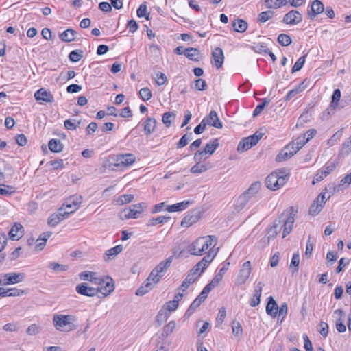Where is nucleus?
<instances>
[{"mask_svg": "<svg viewBox=\"0 0 351 351\" xmlns=\"http://www.w3.org/2000/svg\"><path fill=\"white\" fill-rule=\"evenodd\" d=\"M200 219V212L197 210H193L188 213L182 220L181 226L188 228L196 223Z\"/></svg>", "mask_w": 351, "mask_h": 351, "instance_id": "4468645a", "label": "nucleus"}, {"mask_svg": "<svg viewBox=\"0 0 351 351\" xmlns=\"http://www.w3.org/2000/svg\"><path fill=\"white\" fill-rule=\"evenodd\" d=\"M49 267L56 272L64 271L68 269L67 265L59 264L56 262L49 263Z\"/></svg>", "mask_w": 351, "mask_h": 351, "instance_id": "6e6d98bb", "label": "nucleus"}, {"mask_svg": "<svg viewBox=\"0 0 351 351\" xmlns=\"http://www.w3.org/2000/svg\"><path fill=\"white\" fill-rule=\"evenodd\" d=\"M344 184H351V172L341 180L340 184L334 188L335 191L339 192L341 190V186Z\"/></svg>", "mask_w": 351, "mask_h": 351, "instance_id": "0e129e2a", "label": "nucleus"}, {"mask_svg": "<svg viewBox=\"0 0 351 351\" xmlns=\"http://www.w3.org/2000/svg\"><path fill=\"white\" fill-rule=\"evenodd\" d=\"M134 196L131 194H125L121 195L117 199V204L118 205H123L124 204L129 203L132 201Z\"/></svg>", "mask_w": 351, "mask_h": 351, "instance_id": "052dcab7", "label": "nucleus"}, {"mask_svg": "<svg viewBox=\"0 0 351 351\" xmlns=\"http://www.w3.org/2000/svg\"><path fill=\"white\" fill-rule=\"evenodd\" d=\"M184 55L189 60L197 62L200 60L199 51L193 47L185 48Z\"/></svg>", "mask_w": 351, "mask_h": 351, "instance_id": "c756f323", "label": "nucleus"}, {"mask_svg": "<svg viewBox=\"0 0 351 351\" xmlns=\"http://www.w3.org/2000/svg\"><path fill=\"white\" fill-rule=\"evenodd\" d=\"M250 199H251V198L250 197V196L245 194L244 193H242L237 198V199L234 204L235 210L238 212L243 210Z\"/></svg>", "mask_w": 351, "mask_h": 351, "instance_id": "c85d7f7f", "label": "nucleus"}, {"mask_svg": "<svg viewBox=\"0 0 351 351\" xmlns=\"http://www.w3.org/2000/svg\"><path fill=\"white\" fill-rule=\"evenodd\" d=\"M99 287L97 288L98 293H102L104 296L110 294L114 289L113 279L110 276H106L104 278L99 280Z\"/></svg>", "mask_w": 351, "mask_h": 351, "instance_id": "9d476101", "label": "nucleus"}, {"mask_svg": "<svg viewBox=\"0 0 351 351\" xmlns=\"http://www.w3.org/2000/svg\"><path fill=\"white\" fill-rule=\"evenodd\" d=\"M264 2L268 8H278L287 5V0H265Z\"/></svg>", "mask_w": 351, "mask_h": 351, "instance_id": "c9c22d12", "label": "nucleus"}, {"mask_svg": "<svg viewBox=\"0 0 351 351\" xmlns=\"http://www.w3.org/2000/svg\"><path fill=\"white\" fill-rule=\"evenodd\" d=\"M202 303V302L195 298L186 311L185 315L190 316L201 305Z\"/></svg>", "mask_w": 351, "mask_h": 351, "instance_id": "bf43d9fd", "label": "nucleus"}, {"mask_svg": "<svg viewBox=\"0 0 351 351\" xmlns=\"http://www.w3.org/2000/svg\"><path fill=\"white\" fill-rule=\"evenodd\" d=\"M288 312V306L286 302L282 303L278 308V319H281V321L284 319Z\"/></svg>", "mask_w": 351, "mask_h": 351, "instance_id": "e2e57ef3", "label": "nucleus"}, {"mask_svg": "<svg viewBox=\"0 0 351 351\" xmlns=\"http://www.w3.org/2000/svg\"><path fill=\"white\" fill-rule=\"evenodd\" d=\"M302 21V15L299 11L292 10L285 14L282 22L287 25H297Z\"/></svg>", "mask_w": 351, "mask_h": 351, "instance_id": "9b49d317", "label": "nucleus"}, {"mask_svg": "<svg viewBox=\"0 0 351 351\" xmlns=\"http://www.w3.org/2000/svg\"><path fill=\"white\" fill-rule=\"evenodd\" d=\"M152 119L148 117L145 122L143 123V130L146 135H150L154 131V125L152 124Z\"/></svg>", "mask_w": 351, "mask_h": 351, "instance_id": "864d4df0", "label": "nucleus"}, {"mask_svg": "<svg viewBox=\"0 0 351 351\" xmlns=\"http://www.w3.org/2000/svg\"><path fill=\"white\" fill-rule=\"evenodd\" d=\"M287 182L286 176H280L279 173H272L265 179L266 187L272 191L280 189Z\"/></svg>", "mask_w": 351, "mask_h": 351, "instance_id": "39448f33", "label": "nucleus"}, {"mask_svg": "<svg viewBox=\"0 0 351 351\" xmlns=\"http://www.w3.org/2000/svg\"><path fill=\"white\" fill-rule=\"evenodd\" d=\"M137 16L139 18L145 17L146 20H150V13L147 12L146 3H142L137 10Z\"/></svg>", "mask_w": 351, "mask_h": 351, "instance_id": "a18cd8bd", "label": "nucleus"}, {"mask_svg": "<svg viewBox=\"0 0 351 351\" xmlns=\"http://www.w3.org/2000/svg\"><path fill=\"white\" fill-rule=\"evenodd\" d=\"M175 119L176 114L173 112H167L162 116V122L167 127H169Z\"/></svg>", "mask_w": 351, "mask_h": 351, "instance_id": "49530a36", "label": "nucleus"}, {"mask_svg": "<svg viewBox=\"0 0 351 351\" xmlns=\"http://www.w3.org/2000/svg\"><path fill=\"white\" fill-rule=\"evenodd\" d=\"M123 250V246L121 245H116L114 247H112L108 250L105 255L108 256V259L114 258L117 255L121 252Z\"/></svg>", "mask_w": 351, "mask_h": 351, "instance_id": "37998d69", "label": "nucleus"}, {"mask_svg": "<svg viewBox=\"0 0 351 351\" xmlns=\"http://www.w3.org/2000/svg\"><path fill=\"white\" fill-rule=\"evenodd\" d=\"M143 208L142 207V204H134L130 206L128 208H125L122 210L119 216L121 219L126 220L129 219H136L138 218L142 213Z\"/></svg>", "mask_w": 351, "mask_h": 351, "instance_id": "423d86ee", "label": "nucleus"}, {"mask_svg": "<svg viewBox=\"0 0 351 351\" xmlns=\"http://www.w3.org/2000/svg\"><path fill=\"white\" fill-rule=\"evenodd\" d=\"M263 285L262 282H258L256 284L253 298L250 300V305L252 306L255 307L259 304Z\"/></svg>", "mask_w": 351, "mask_h": 351, "instance_id": "a878e982", "label": "nucleus"}, {"mask_svg": "<svg viewBox=\"0 0 351 351\" xmlns=\"http://www.w3.org/2000/svg\"><path fill=\"white\" fill-rule=\"evenodd\" d=\"M48 147H49V149L52 152H56V153L60 152L63 149L62 143L60 142V140L55 139V138L51 139L49 141Z\"/></svg>", "mask_w": 351, "mask_h": 351, "instance_id": "473e14b6", "label": "nucleus"}, {"mask_svg": "<svg viewBox=\"0 0 351 351\" xmlns=\"http://www.w3.org/2000/svg\"><path fill=\"white\" fill-rule=\"evenodd\" d=\"M265 132H263V130L260 129L259 130L256 131L253 135H251L248 137L252 142V144L255 145L258 142V141L263 136Z\"/></svg>", "mask_w": 351, "mask_h": 351, "instance_id": "680f3d73", "label": "nucleus"}, {"mask_svg": "<svg viewBox=\"0 0 351 351\" xmlns=\"http://www.w3.org/2000/svg\"><path fill=\"white\" fill-rule=\"evenodd\" d=\"M176 325V324L175 321H171L164 326L162 333V340H165L166 337H167L170 334L173 332Z\"/></svg>", "mask_w": 351, "mask_h": 351, "instance_id": "79ce46f5", "label": "nucleus"}, {"mask_svg": "<svg viewBox=\"0 0 351 351\" xmlns=\"http://www.w3.org/2000/svg\"><path fill=\"white\" fill-rule=\"evenodd\" d=\"M112 161L108 160L106 165L108 169L114 170V167H128L132 165L136 159V157L132 154H125L118 155L115 157L111 158Z\"/></svg>", "mask_w": 351, "mask_h": 351, "instance_id": "20e7f679", "label": "nucleus"}, {"mask_svg": "<svg viewBox=\"0 0 351 351\" xmlns=\"http://www.w3.org/2000/svg\"><path fill=\"white\" fill-rule=\"evenodd\" d=\"M34 97L37 101H43L45 102L51 103L54 101L53 95L49 91H47L43 88L35 93Z\"/></svg>", "mask_w": 351, "mask_h": 351, "instance_id": "5701e85b", "label": "nucleus"}, {"mask_svg": "<svg viewBox=\"0 0 351 351\" xmlns=\"http://www.w3.org/2000/svg\"><path fill=\"white\" fill-rule=\"evenodd\" d=\"M178 306L177 300H171L166 302L162 306V308H166L170 314L172 311H175Z\"/></svg>", "mask_w": 351, "mask_h": 351, "instance_id": "69168bd1", "label": "nucleus"}, {"mask_svg": "<svg viewBox=\"0 0 351 351\" xmlns=\"http://www.w3.org/2000/svg\"><path fill=\"white\" fill-rule=\"evenodd\" d=\"M169 313L166 308H161L157 315V322L159 325H161L163 322H166L169 316Z\"/></svg>", "mask_w": 351, "mask_h": 351, "instance_id": "de8ad7c7", "label": "nucleus"}, {"mask_svg": "<svg viewBox=\"0 0 351 351\" xmlns=\"http://www.w3.org/2000/svg\"><path fill=\"white\" fill-rule=\"evenodd\" d=\"M324 10V6L319 0H314L311 3V10L308 14L311 19H313L317 14L322 13Z\"/></svg>", "mask_w": 351, "mask_h": 351, "instance_id": "4be33fe9", "label": "nucleus"}, {"mask_svg": "<svg viewBox=\"0 0 351 351\" xmlns=\"http://www.w3.org/2000/svg\"><path fill=\"white\" fill-rule=\"evenodd\" d=\"M293 145L294 144L291 143L286 145L276 156V161L278 162L285 161L287 159L291 158L295 154H296L297 152L293 148Z\"/></svg>", "mask_w": 351, "mask_h": 351, "instance_id": "f8f14e48", "label": "nucleus"}, {"mask_svg": "<svg viewBox=\"0 0 351 351\" xmlns=\"http://www.w3.org/2000/svg\"><path fill=\"white\" fill-rule=\"evenodd\" d=\"M23 226L21 223H14L8 233L9 237L13 241H18L23 237Z\"/></svg>", "mask_w": 351, "mask_h": 351, "instance_id": "412c9836", "label": "nucleus"}, {"mask_svg": "<svg viewBox=\"0 0 351 351\" xmlns=\"http://www.w3.org/2000/svg\"><path fill=\"white\" fill-rule=\"evenodd\" d=\"M274 16V12L271 10L264 11L259 14L258 21L261 23H265L271 19Z\"/></svg>", "mask_w": 351, "mask_h": 351, "instance_id": "5fc2aeb1", "label": "nucleus"}, {"mask_svg": "<svg viewBox=\"0 0 351 351\" xmlns=\"http://www.w3.org/2000/svg\"><path fill=\"white\" fill-rule=\"evenodd\" d=\"M297 213L298 210L293 206L285 210L279 218L274 221L273 226L268 230L267 233V241L274 239L282 228V238L288 235L292 230Z\"/></svg>", "mask_w": 351, "mask_h": 351, "instance_id": "f257e3e1", "label": "nucleus"}, {"mask_svg": "<svg viewBox=\"0 0 351 351\" xmlns=\"http://www.w3.org/2000/svg\"><path fill=\"white\" fill-rule=\"evenodd\" d=\"M192 133L185 134L182 138L180 139L178 143H177V148L180 149L185 147L189 142L192 139Z\"/></svg>", "mask_w": 351, "mask_h": 351, "instance_id": "09e8293b", "label": "nucleus"}, {"mask_svg": "<svg viewBox=\"0 0 351 351\" xmlns=\"http://www.w3.org/2000/svg\"><path fill=\"white\" fill-rule=\"evenodd\" d=\"M153 281H154V270H152L146 281L136 290V295L143 296L146 294L147 292L151 291L153 287Z\"/></svg>", "mask_w": 351, "mask_h": 351, "instance_id": "dca6fc26", "label": "nucleus"}, {"mask_svg": "<svg viewBox=\"0 0 351 351\" xmlns=\"http://www.w3.org/2000/svg\"><path fill=\"white\" fill-rule=\"evenodd\" d=\"M66 217H68V215L65 213V210L63 208H60L57 213L49 216L47 223L49 226L54 227Z\"/></svg>", "mask_w": 351, "mask_h": 351, "instance_id": "2eb2a0df", "label": "nucleus"}, {"mask_svg": "<svg viewBox=\"0 0 351 351\" xmlns=\"http://www.w3.org/2000/svg\"><path fill=\"white\" fill-rule=\"evenodd\" d=\"M82 53V51L77 50H73L71 51L69 55V60L73 62H77L80 61L83 56Z\"/></svg>", "mask_w": 351, "mask_h": 351, "instance_id": "13d9d810", "label": "nucleus"}, {"mask_svg": "<svg viewBox=\"0 0 351 351\" xmlns=\"http://www.w3.org/2000/svg\"><path fill=\"white\" fill-rule=\"evenodd\" d=\"M304 82L300 84L297 86H295L293 89L289 91L287 93L285 100H289L291 98L294 97L295 95H297L298 93L302 92L304 90V87L303 86Z\"/></svg>", "mask_w": 351, "mask_h": 351, "instance_id": "c03bdc74", "label": "nucleus"}, {"mask_svg": "<svg viewBox=\"0 0 351 351\" xmlns=\"http://www.w3.org/2000/svg\"><path fill=\"white\" fill-rule=\"evenodd\" d=\"M234 31L240 33L245 32L247 29V23L243 19H236L232 23Z\"/></svg>", "mask_w": 351, "mask_h": 351, "instance_id": "7c9ffc66", "label": "nucleus"}, {"mask_svg": "<svg viewBox=\"0 0 351 351\" xmlns=\"http://www.w3.org/2000/svg\"><path fill=\"white\" fill-rule=\"evenodd\" d=\"M96 274L95 272L85 271L80 273L79 277L81 280H90L97 283L98 279L96 278Z\"/></svg>", "mask_w": 351, "mask_h": 351, "instance_id": "ea45409f", "label": "nucleus"}, {"mask_svg": "<svg viewBox=\"0 0 351 351\" xmlns=\"http://www.w3.org/2000/svg\"><path fill=\"white\" fill-rule=\"evenodd\" d=\"M82 196L77 195L71 196L66 200L62 208L65 210V213H66L68 216L80 208L82 204Z\"/></svg>", "mask_w": 351, "mask_h": 351, "instance_id": "1a4fd4ad", "label": "nucleus"}, {"mask_svg": "<svg viewBox=\"0 0 351 351\" xmlns=\"http://www.w3.org/2000/svg\"><path fill=\"white\" fill-rule=\"evenodd\" d=\"M76 32L72 29H68L60 34V38L63 42H71L75 40Z\"/></svg>", "mask_w": 351, "mask_h": 351, "instance_id": "2f4dec72", "label": "nucleus"}, {"mask_svg": "<svg viewBox=\"0 0 351 351\" xmlns=\"http://www.w3.org/2000/svg\"><path fill=\"white\" fill-rule=\"evenodd\" d=\"M209 167V164L206 165L196 162V164L191 167V172L192 173H202L207 171Z\"/></svg>", "mask_w": 351, "mask_h": 351, "instance_id": "58836bf2", "label": "nucleus"}, {"mask_svg": "<svg viewBox=\"0 0 351 351\" xmlns=\"http://www.w3.org/2000/svg\"><path fill=\"white\" fill-rule=\"evenodd\" d=\"M251 272V262L247 261L241 265L239 274L236 278L235 284L239 286L244 285L248 280Z\"/></svg>", "mask_w": 351, "mask_h": 351, "instance_id": "0eeeda50", "label": "nucleus"}, {"mask_svg": "<svg viewBox=\"0 0 351 351\" xmlns=\"http://www.w3.org/2000/svg\"><path fill=\"white\" fill-rule=\"evenodd\" d=\"M341 93L339 89H335L332 95L330 108L332 110H339L344 107V105L340 102Z\"/></svg>", "mask_w": 351, "mask_h": 351, "instance_id": "b1692460", "label": "nucleus"}, {"mask_svg": "<svg viewBox=\"0 0 351 351\" xmlns=\"http://www.w3.org/2000/svg\"><path fill=\"white\" fill-rule=\"evenodd\" d=\"M325 193H320L316 199L313 202V204L311 206L308 213L311 215L315 216L317 215L323 208L326 200H325Z\"/></svg>", "mask_w": 351, "mask_h": 351, "instance_id": "ddd939ff", "label": "nucleus"}, {"mask_svg": "<svg viewBox=\"0 0 351 351\" xmlns=\"http://www.w3.org/2000/svg\"><path fill=\"white\" fill-rule=\"evenodd\" d=\"M213 64L217 69H220L224 62L223 50L220 47H216L212 52Z\"/></svg>", "mask_w": 351, "mask_h": 351, "instance_id": "aec40b11", "label": "nucleus"}, {"mask_svg": "<svg viewBox=\"0 0 351 351\" xmlns=\"http://www.w3.org/2000/svg\"><path fill=\"white\" fill-rule=\"evenodd\" d=\"M75 320L71 315H55L53 317V323L56 330L59 331H71L76 328L72 324Z\"/></svg>", "mask_w": 351, "mask_h": 351, "instance_id": "7ed1b4c3", "label": "nucleus"}, {"mask_svg": "<svg viewBox=\"0 0 351 351\" xmlns=\"http://www.w3.org/2000/svg\"><path fill=\"white\" fill-rule=\"evenodd\" d=\"M75 290L77 293L88 297H93L98 293V290L96 288L88 287L86 283L78 285L75 287Z\"/></svg>", "mask_w": 351, "mask_h": 351, "instance_id": "f3484780", "label": "nucleus"}, {"mask_svg": "<svg viewBox=\"0 0 351 351\" xmlns=\"http://www.w3.org/2000/svg\"><path fill=\"white\" fill-rule=\"evenodd\" d=\"M216 256V253L212 249H210L208 254L200 261L203 265V269H206L209 264L213 261Z\"/></svg>", "mask_w": 351, "mask_h": 351, "instance_id": "e433bc0d", "label": "nucleus"}, {"mask_svg": "<svg viewBox=\"0 0 351 351\" xmlns=\"http://www.w3.org/2000/svg\"><path fill=\"white\" fill-rule=\"evenodd\" d=\"M219 145V144L217 138L213 139L209 143L206 145L204 152L206 154H208L211 155L215 152Z\"/></svg>", "mask_w": 351, "mask_h": 351, "instance_id": "a19ab883", "label": "nucleus"}, {"mask_svg": "<svg viewBox=\"0 0 351 351\" xmlns=\"http://www.w3.org/2000/svg\"><path fill=\"white\" fill-rule=\"evenodd\" d=\"M139 96L143 101L149 100L152 97V91L148 88H143L139 90Z\"/></svg>", "mask_w": 351, "mask_h": 351, "instance_id": "338daca9", "label": "nucleus"}, {"mask_svg": "<svg viewBox=\"0 0 351 351\" xmlns=\"http://www.w3.org/2000/svg\"><path fill=\"white\" fill-rule=\"evenodd\" d=\"M203 119L207 125L214 128L221 129L223 127V124L215 110H211L209 114Z\"/></svg>", "mask_w": 351, "mask_h": 351, "instance_id": "6ab92c4d", "label": "nucleus"}, {"mask_svg": "<svg viewBox=\"0 0 351 351\" xmlns=\"http://www.w3.org/2000/svg\"><path fill=\"white\" fill-rule=\"evenodd\" d=\"M277 40L278 43L282 46H288L291 43V37L285 34H279Z\"/></svg>", "mask_w": 351, "mask_h": 351, "instance_id": "603ef678", "label": "nucleus"}, {"mask_svg": "<svg viewBox=\"0 0 351 351\" xmlns=\"http://www.w3.org/2000/svg\"><path fill=\"white\" fill-rule=\"evenodd\" d=\"M305 58L306 56H303L298 59V60L296 61V62L295 63L292 68V73L297 72L302 68L305 62Z\"/></svg>", "mask_w": 351, "mask_h": 351, "instance_id": "774afa93", "label": "nucleus"}, {"mask_svg": "<svg viewBox=\"0 0 351 351\" xmlns=\"http://www.w3.org/2000/svg\"><path fill=\"white\" fill-rule=\"evenodd\" d=\"M254 145L249 137L244 138L239 142L237 146V151L239 152H243L248 150Z\"/></svg>", "mask_w": 351, "mask_h": 351, "instance_id": "72a5a7b5", "label": "nucleus"}, {"mask_svg": "<svg viewBox=\"0 0 351 351\" xmlns=\"http://www.w3.org/2000/svg\"><path fill=\"white\" fill-rule=\"evenodd\" d=\"M199 276L200 274H196L191 269L189 274L187 275L179 287V289L182 290V291H186L189 285L194 283Z\"/></svg>", "mask_w": 351, "mask_h": 351, "instance_id": "393cba45", "label": "nucleus"}, {"mask_svg": "<svg viewBox=\"0 0 351 351\" xmlns=\"http://www.w3.org/2000/svg\"><path fill=\"white\" fill-rule=\"evenodd\" d=\"M4 281H5V285H12L23 282L25 279V274L23 273H7L3 275Z\"/></svg>", "mask_w": 351, "mask_h": 351, "instance_id": "a211bd4d", "label": "nucleus"}, {"mask_svg": "<svg viewBox=\"0 0 351 351\" xmlns=\"http://www.w3.org/2000/svg\"><path fill=\"white\" fill-rule=\"evenodd\" d=\"M216 243L217 239L215 236L201 237L191 243L188 246L187 250L191 255L201 256L210 247L215 246Z\"/></svg>", "mask_w": 351, "mask_h": 351, "instance_id": "f03ea898", "label": "nucleus"}, {"mask_svg": "<svg viewBox=\"0 0 351 351\" xmlns=\"http://www.w3.org/2000/svg\"><path fill=\"white\" fill-rule=\"evenodd\" d=\"M167 80V77L165 74L162 72H157L155 73V84L158 86L164 85Z\"/></svg>", "mask_w": 351, "mask_h": 351, "instance_id": "4d7b16f0", "label": "nucleus"}, {"mask_svg": "<svg viewBox=\"0 0 351 351\" xmlns=\"http://www.w3.org/2000/svg\"><path fill=\"white\" fill-rule=\"evenodd\" d=\"M261 184L258 181L254 182L248 188V189L244 192L245 194L250 196L252 199L254 197L261 189Z\"/></svg>", "mask_w": 351, "mask_h": 351, "instance_id": "f704fd0d", "label": "nucleus"}, {"mask_svg": "<svg viewBox=\"0 0 351 351\" xmlns=\"http://www.w3.org/2000/svg\"><path fill=\"white\" fill-rule=\"evenodd\" d=\"M307 142L305 136L302 135L296 139V141H292L291 143L294 144L293 147L298 152Z\"/></svg>", "mask_w": 351, "mask_h": 351, "instance_id": "3c124183", "label": "nucleus"}, {"mask_svg": "<svg viewBox=\"0 0 351 351\" xmlns=\"http://www.w3.org/2000/svg\"><path fill=\"white\" fill-rule=\"evenodd\" d=\"M191 204L192 201L186 200L182 202L172 204L171 206H167L165 210L169 213L182 211L186 209Z\"/></svg>", "mask_w": 351, "mask_h": 351, "instance_id": "bb28decb", "label": "nucleus"}, {"mask_svg": "<svg viewBox=\"0 0 351 351\" xmlns=\"http://www.w3.org/2000/svg\"><path fill=\"white\" fill-rule=\"evenodd\" d=\"M15 193L14 187L10 185L0 184V195H10Z\"/></svg>", "mask_w": 351, "mask_h": 351, "instance_id": "8fccbe9b", "label": "nucleus"}, {"mask_svg": "<svg viewBox=\"0 0 351 351\" xmlns=\"http://www.w3.org/2000/svg\"><path fill=\"white\" fill-rule=\"evenodd\" d=\"M300 263V254L299 252L297 251L295 252L292 256L289 267L292 269V273H296L298 271V267Z\"/></svg>", "mask_w": 351, "mask_h": 351, "instance_id": "4c0bfd02", "label": "nucleus"}, {"mask_svg": "<svg viewBox=\"0 0 351 351\" xmlns=\"http://www.w3.org/2000/svg\"><path fill=\"white\" fill-rule=\"evenodd\" d=\"M278 306L276 302L273 298V297L270 296L266 306L267 313L271 315L272 317H276L278 315Z\"/></svg>", "mask_w": 351, "mask_h": 351, "instance_id": "cd10ccee", "label": "nucleus"}, {"mask_svg": "<svg viewBox=\"0 0 351 351\" xmlns=\"http://www.w3.org/2000/svg\"><path fill=\"white\" fill-rule=\"evenodd\" d=\"M174 258L173 256H171L166 260L161 261L155 267V284L158 283L164 277L167 270L170 267L171 263Z\"/></svg>", "mask_w": 351, "mask_h": 351, "instance_id": "6e6552de", "label": "nucleus"}]
</instances>
